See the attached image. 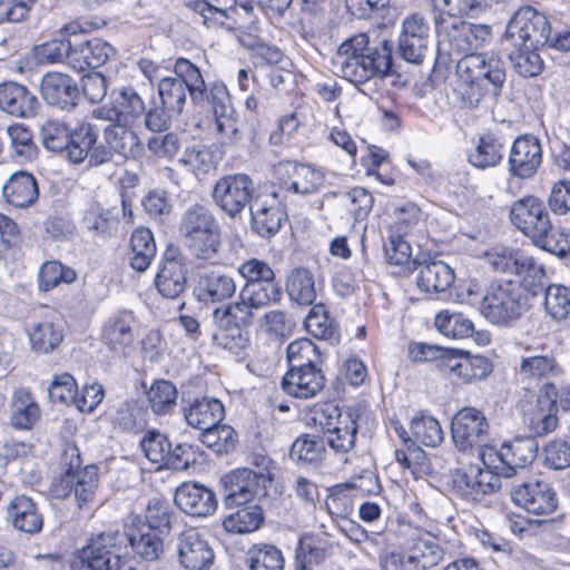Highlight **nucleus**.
Masks as SVG:
<instances>
[{
    "label": "nucleus",
    "mask_w": 570,
    "mask_h": 570,
    "mask_svg": "<svg viewBox=\"0 0 570 570\" xmlns=\"http://www.w3.org/2000/svg\"><path fill=\"white\" fill-rule=\"evenodd\" d=\"M238 272L246 283L237 301L213 312L216 325L214 341L235 355H240L250 345L249 328L255 313L281 299V286L275 282V273L267 263L252 258L240 264Z\"/></svg>",
    "instance_id": "1"
},
{
    "label": "nucleus",
    "mask_w": 570,
    "mask_h": 570,
    "mask_svg": "<svg viewBox=\"0 0 570 570\" xmlns=\"http://www.w3.org/2000/svg\"><path fill=\"white\" fill-rule=\"evenodd\" d=\"M393 45L383 39L371 47L366 33L345 39L337 48L332 63L336 73L351 83L364 85L373 78H384L392 71Z\"/></svg>",
    "instance_id": "2"
},
{
    "label": "nucleus",
    "mask_w": 570,
    "mask_h": 570,
    "mask_svg": "<svg viewBox=\"0 0 570 570\" xmlns=\"http://www.w3.org/2000/svg\"><path fill=\"white\" fill-rule=\"evenodd\" d=\"M455 94L464 107L478 108L484 97L483 82L490 83V92L497 98L505 82L503 61L491 55H466L456 63Z\"/></svg>",
    "instance_id": "3"
},
{
    "label": "nucleus",
    "mask_w": 570,
    "mask_h": 570,
    "mask_svg": "<svg viewBox=\"0 0 570 570\" xmlns=\"http://www.w3.org/2000/svg\"><path fill=\"white\" fill-rule=\"evenodd\" d=\"M63 470L51 487L53 497L59 499L73 494L79 508L91 503L99 487V469L95 464L82 466L80 450L73 443L66 444L61 454Z\"/></svg>",
    "instance_id": "4"
},
{
    "label": "nucleus",
    "mask_w": 570,
    "mask_h": 570,
    "mask_svg": "<svg viewBox=\"0 0 570 570\" xmlns=\"http://www.w3.org/2000/svg\"><path fill=\"white\" fill-rule=\"evenodd\" d=\"M174 73L175 76L163 77L158 82L161 105L171 114L180 115L187 92L194 104L209 99L202 72L193 62L178 58L174 65Z\"/></svg>",
    "instance_id": "5"
},
{
    "label": "nucleus",
    "mask_w": 570,
    "mask_h": 570,
    "mask_svg": "<svg viewBox=\"0 0 570 570\" xmlns=\"http://www.w3.org/2000/svg\"><path fill=\"white\" fill-rule=\"evenodd\" d=\"M180 234L198 259L212 261L220 247V226L212 210L199 204L189 206L181 216Z\"/></svg>",
    "instance_id": "6"
},
{
    "label": "nucleus",
    "mask_w": 570,
    "mask_h": 570,
    "mask_svg": "<svg viewBox=\"0 0 570 570\" xmlns=\"http://www.w3.org/2000/svg\"><path fill=\"white\" fill-rule=\"evenodd\" d=\"M528 297L518 282L492 283L482 297L481 314L491 324L512 327L528 311Z\"/></svg>",
    "instance_id": "7"
},
{
    "label": "nucleus",
    "mask_w": 570,
    "mask_h": 570,
    "mask_svg": "<svg viewBox=\"0 0 570 570\" xmlns=\"http://www.w3.org/2000/svg\"><path fill=\"white\" fill-rule=\"evenodd\" d=\"M538 451L539 445L534 438H515L504 442L499 450L494 446L484 449L481 452V462L497 476L512 478L518 470L534 461Z\"/></svg>",
    "instance_id": "8"
},
{
    "label": "nucleus",
    "mask_w": 570,
    "mask_h": 570,
    "mask_svg": "<svg viewBox=\"0 0 570 570\" xmlns=\"http://www.w3.org/2000/svg\"><path fill=\"white\" fill-rule=\"evenodd\" d=\"M435 31L439 37V46L451 52L478 55L492 37L491 26L487 23H473L463 20H452L444 23L442 18L435 19Z\"/></svg>",
    "instance_id": "9"
},
{
    "label": "nucleus",
    "mask_w": 570,
    "mask_h": 570,
    "mask_svg": "<svg viewBox=\"0 0 570 570\" xmlns=\"http://www.w3.org/2000/svg\"><path fill=\"white\" fill-rule=\"evenodd\" d=\"M125 537L120 532H104L80 549L77 560L80 570H135L130 560L120 557Z\"/></svg>",
    "instance_id": "10"
},
{
    "label": "nucleus",
    "mask_w": 570,
    "mask_h": 570,
    "mask_svg": "<svg viewBox=\"0 0 570 570\" xmlns=\"http://www.w3.org/2000/svg\"><path fill=\"white\" fill-rule=\"evenodd\" d=\"M451 434L454 446L462 453L481 452L491 448L487 444L490 435V423L483 411L474 406H465L459 410L451 424Z\"/></svg>",
    "instance_id": "11"
},
{
    "label": "nucleus",
    "mask_w": 570,
    "mask_h": 570,
    "mask_svg": "<svg viewBox=\"0 0 570 570\" xmlns=\"http://www.w3.org/2000/svg\"><path fill=\"white\" fill-rule=\"evenodd\" d=\"M324 421H321L325 444L336 454H342L343 462L347 463V454L355 448L357 435L356 410L348 407L342 411L338 406L328 404L323 410Z\"/></svg>",
    "instance_id": "12"
},
{
    "label": "nucleus",
    "mask_w": 570,
    "mask_h": 570,
    "mask_svg": "<svg viewBox=\"0 0 570 570\" xmlns=\"http://www.w3.org/2000/svg\"><path fill=\"white\" fill-rule=\"evenodd\" d=\"M549 36L548 18L532 7H523L509 21L502 43L539 48L548 42Z\"/></svg>",
    "instance_id": "13"
},
{
    "label": "nucleus",
    "mask_w": 570,
    "mask_h": 570,
    "mask_svg": "<svg viewBox=\"0 0 570 570\" xmlns=\"http://www.w3.org/2000/svg\"><path fill=\"white\" fill-rule=\"evenodd\" d=\"M274 196L308 195L324 184V173L311 165L282 161L275 167Z\"/></svg>",
    "instance_id": "14"
},
{
    "label": "nucleus",
    "mask_w": 570,
    "mask_h": 570,
    "mask_svg": "<svg viewBox=\"0 0 570 570\" xmlns=\"http://www.w3.org/2000/svg\"><path fill=\"white\" fill-rule=\"evenodd\" d=\"M100 128L90 122L82 121L70 130V144L67 157L73 164L87 161L89 167H98L110 163V151L104 142H98Z\"/></svg>",
    "instance_id": "15"
},
{
    "label": "nucleus",
    "mask_w": 570,
    "mask_h": 570,
    "mask_svg": "<svg viewBox=\"0 0 570 570\" xmlns=\"http://www.w3.org/2000/svg\"><path fill=\"white\" fill-rule=\"evenodd\" d=\"M254 190V181L248 175L232 174L216 181L212 197L222 212L235 218L250 204Z\"/></svg>",
    "instance_id": "16"
},
{
    "label": "nucleus",
    "mask_w": 570,
    "mask_h": 570,
    "mask_svg": "<svg viewBox=\"0 0 570 570\" xmlns=\"http://www.w3.org/2000/svg\"><path fill=\"white\" fill-rule=\"evenodd\" d=\"M511 223L535 244L551 230V220L544 203L534 196H525L512 204Z\"/></svg>",
    "instance_id": "17"
},
{
    "label": "nucleus",
    "mask_w": 570,
    "mask_h": 570,
    "mask_svg": "<svg viewBox=\"0 0 570 570\" xmlns=\"http://www.w3.org/2000/svg\"><path fill=\"white\" fill-rule=\"evenodd\" d=\"M543 161L542 145L538 137L525 134L517 137L508 156V173L518 179H531Z\"/></svg>",
    "instance_id": "18"
},
{
    "label": "nucleus",
    "mask_w": 570,
    "mask_h": 570,
    "mask_svg": "<svg viewBox=\"0 0 570 570\" xmlns=\"http://www.w3.org/2000/svg\"><path fill=\"white\" fill-rule=\"evenodd\" d=\"M512 502L538 517H548L558 508L557 493L552 485L541 480H530L511 490Z\"/></svg>",
    "instance_id": "19"
},
{
    "label": "nucleus",
    "mask_w": 570,
    "mask_h": 570,
    "mask_svg": "<svg viewBox=\"0 0 570 570\" xmlns=\"http://www.w3.org/2000/svg\"><path fill=\"white\" fill-rule=\"evenodd\" d=\"M451 483L453 493L470 502L480 501L499 488L497 474L491 469H481L479 465L451 472Z\"/></svg>",
    "instance_id": "20"
},
{
    "label": "nucleus",
    "mask_w": 570,
    "mask_h": 570,
    "mask_svg": "<svg viewBox=\"0 0 570 570\" xmlns=\"http://www.w3.org/2000/svg\"><path fill=\"white\" fill-rule=\"evenodd\" d=\"M430 27L420 13L406 17L399 37V53L407 62L421 65L428 53Z\"/></svg>",
    "instance_id": "21"
},
{
    "label": "nucleus",
    "mask_w": 570,
    "mask_h": 570,
    "mask_svg": "<svg viewBox=\"0 0 570 570\" xmlns=\"http://www.w3.org/2000/svg\"><path fill=\"white\" fill-rule=\"evenodd\" d=\"M178 561L186 570H209L215 553L209 542L195 528L184 530L177 538Z\"/></svg>",
    "instance_id": "22"
},
{
    "label": "nucleus",
    "mask_w": 570,
    "mask_h": 570,
    "mask_svg": "<svg viewBox=\"0 0 570 570\" xmlns=\"http://www.w3.org/2000/svg\"><path fill=\"white\" fill-rule=\"evenodd\" d=\"M321 365L301 364L289 367L282 377L281 387L289 396L307 400L315 397L325 386Z\"/></svg>",
    "instance_id": "23"
},
{
    "label": "nucleus",
    "mask_w": 570,
    "mask_h": 570,
    "mask_svg": "<svg viewBox=\"0 0 570 570\" xmlns=\"http://www.w3.org/2000/svg\"><path fill=\"white\" fill-rule=\"evenodd\" d=\"M187 274L184 257L174 249H167L155 277L156 289L163 297L175 299L186 291Z\"/></svg>",
    "instance_id": "24"
},
{
    "label": "nucleus",
    "mask_w": 570,
    "mask_h": 570,
    "mask_svg": "<svg viewBox=\"0 0 570 570\" xmlns=\"http://www.w3.org/2000/svg\"><path fill=\"white\" fill-rule=\"evenodd\" d=\"M558 391L552 382H546L538 396L535 406H533L525 417L529 432L533 436H544L558 425Z\"/></svg>",
    "instance_id": "25"
},
{
    "label": "nucleus",
    "mask_w": 570,
    "mask_h": 570,
    "mask_svg": "<svg viewBox=\"0 0 570 570\" xmlns=\"http://www.w3.org/2000/svg\"><path fill=\"white\" fill-rule=\"evenodd\" d=\"M492 370V363L488 357L454 350L445 356L441 365L442 373L465 384L488 377Z\"/></svg>",
    "instance_id": "26"
},
{
    "label": "nucleus",
    "mask_w": 570,
    "mask_h": 570,
    "mask_svg": "<svg viewBox=\"0 0 570 570\" xmlns=\"http://www.w3.org/2000/svg\"><path fill=\"white\" fill-rule=\"evenodd\" d=\"M262 473L249 469H237L224 476L225 505L227 508L252 504L261 491Z\"/></svg>",
    "instance_id": "27"
},
{
    "label": "nucleus",
    "mask_w": 570,
    "mask_h": 570,
    "mask_svg": "<svg viewBox=\"0 0 570 570\" xmlns=\"http://www.w3.org/2000/svg\"><path fill=\"white\" fill-rule=\"evenodd\" d=\"M40 92L47 105L60 110H72L79 99L77 82L61 72H47L40 82Z\"/></svg>",
    "instance_id": "28"
},
{
    "label": "nucleus",
    "mask_w": 570,
    "mask_h": 570,
    "mask_svg": "<svg viewBox=\"0 0 570 570\" xmlns=\"http://www.w3.org/2000/svg\"><path fill=\"white\" fill-rule=\"evenodd\" d=\"M175 503L186 514L198 518L212 515L217 509L214 491L196 482H186L178 487Z\"/></svg>",
    "instance_id": "29"
},
{
    "label": "nucleus",
    "mask_w": 570,
    "mask_h": 570,
    "mask_svg": "<svg viewBox=\"0 0 570 570\" xmlns=\"http://www.w3.org/2000/svg\"><path fill=\"white\" fill-rule=\"evenodd\" d=\"M7 521L18 531L35 534L43 527V517L37 503L27 495L12 498L6 509Z\"/></svg>",
    "instance_id": "30"
},
{
    "label": "nucleus",
    "mask_w": 570,
    "mask_h": 570,
    "mask_svg": "<svg viewBox=\"0 0 570 570\" xmlns=\"http://www.w3.org/2000/svg\"><path fill=\"white\" fill-rule=\"evenodd\" d=\"M37 97L27 87L8 81L0 83V109L18 118H30L36 115Z\"/></svg>",
    "instance_id": "31"
},
{
    "label": "nucleus",
    "mask_w": 570,
    "mask_h": 570,
    "mask_svg": "<svg viewBox=\"0 0 570 570\" xmlns=\"http://www.w3.org/2000/svg\"><path fill=\"white\" fill-rule=\"evenodd\" d=\"M116 53L115 48L101 38L75 42L70 55V67L78 71L86 68L96 69L105 65Z\"/></svg>",
    "instance_id": "32"
},
{
    "label": "nucleus",
    "mask_w": 570,
    "mask_h": 570,
    "mask_svg": "<svg viewBox=\"0 0 570 570\" xmlns=\"http://www.w3.org/2000/svg\"><path fill=\"white\" fill-rule=\"evenodd\" d=\"M278 197L273 191L269 199H256L250 206L253 228L263 237L275 235L286 219L285 212L277 203Z\"/></svg>",
    "instance_id": "33"
},
{
    "label": "nucleus",
    "mask_w": 570,
    "mask_h": 570,
    "mask_svg": "<svg viewBox=\"0 0 570 570\" xmlns=\"http://www.w3.org/2000/svg\"><path fill=\"white\" fill-rule=\"evenodd\" d=\"M517 374L522 382L540 384L542 381L550 382L562 374V367L551 354L529 355L520 360Z\"/></svg>",
    "instance_id": "34"
},
{
    "label": "nucleus",
    "mask_w": 570,
    "mask_h": 570,
    "mask_svg": "<svg viewBox=\"0 0 570 570\" xmlns=\"http://www.w3.org/2000/svg\"><path fill=\"white\" fill-rule=\"evenodd\" d=\"M210 104L215 115L216 131L222 135L224 145H234L239 138L237 121L234 117V109L229 104L228 92L225 88L216 89L212 95Z\"/></svg>",
    "instance_id": "35"
},
{
    "label": "nucleus",
    "mask_w": 570,
    "mask_h": 570,
    "mask_svg": "<svg viewBox=\"0 0 570 570\" xmlns=\"http://www.w3.org/2000/svg\"><path fill=\"white\" fill-rule=\"evenodd\" d=\"M184 415L188 425L204 432L224 420L225 407L218 399H196L184 409Z\"/></svg>",
    "instance_id": "36"
},
{
    "label": "nucleus",
    "mask_w": 570,
    "mask_h": 570,
    "mask_svg": "<svg viewBox=\"0 0 570 570\" xmlns=\"http://www.w3.org/2000/svg\"><path fill=\"white\" fill-rule=\"evenodd\" d=\"M454 271L442 261H424L417 265V286L426 293L446 291L454 282Z\"/></svg>",
    "instance_id": "37"
},
{
    "label": "nucleus",
    "mask_w": 570,
    "mask_h": 570,
    "mask_svg": "<svg viewBox=\"0 0 570 570\" xmlns=\"http://www.w3.org/2000/svg\"><path fill=\"white\" fill-rule=\"evenodd\" d=\"M2 194L10 205L19 208L29 207L39 196L37 180L28 171H17L11 175L2 187Z\"/></svg>",
    "instance_id": "38"
},
{
    "label": "nucleus",
    "mask_w": 570,
    "mask_h": 570,
    "mask_svg": "<svg viewBox=\"0 0 570 570\" xmlns=\"http://www.w3.org/2000/svg\"><path fill=\"white\" fill-rule=\"evenodd\" d=\"M504 139L493 132L481 134L473 149L469 153V163L475 168L487 169L495 167L503 159Z\"/></svg>",
    "instance_id": "39"
},
{
    "label": "nucleus",
    "mask_w": 570,
    "mask_h": 570,
    "mask_svg": "<svg viewBox=\"0 0 570 570\" xmlns=\"http://www.w3.org/2000/svg\"><path fill=\"white\" fill-rule=\"evenodd\" d=\"M134 317L130 312H119L111 316L104 325L101 338L115 352L124 353L134 342Z\"/></svg>",
    "instance_id": "40"
},
{
    "label": "nucleus",
    "mask_w": 570,
    "mask_h": 570,
    "mask_svg": "<svg viewBox=\"0 0 570 570\" xmlns=\"http://www.w3.org/2000/svg\"><path fill=\"white\" fill-rule=\"evenodd\" d=\"M128 127H130V125L117 122L109 124L104 128L105 146L110 151V161L114 158V153L126 158L136 157L139 153V138L137 134Z\"/></svg>",
    "instance_id": "41"
},
{
    "label": "nucleus",
    "mask_w": 570,
    "mask_h": 570,
    "mask_svg": "<svg viewBox=\"0 0 570 570\" xmlns=\"http://www.w3.org/2000/svg\"><path fill=\"white\" fill-rule=\"evenodd\" d=\"M163 533L148 527L130 529L124 534L136 556L145 561H156L164 552Z\"/></svg>",
    "instance_id": "42"
},
{
    "label": "nucleus",
    "mask_w": 570,
    "mask_h": 570,
    "mask_svg": "<svg viewBox=\"0 0 570 570\" xmlns=\"http://www.w3.org/2000/svg\"><path fill=\"white\" fill-rule=\"evenodd\" d=\"M236 289L237 285L232 276L212 272L199 279L197 296L204 303H219L232 298Z\"/></svg>",
    "instance_id": "43"
},
{
    "label": "nucleus",
    "mask_w": 570,
    "mask_h": 570,
    "mask_svg": "<svg viewBox=\"0 0 570 570\" xmlns=\"http://www.w3.org/2000/svg\"><path fill=\"white\" fill-rule=\"evenodd\" d=\"M39 419L40 407L32 393L26 387L16 390L11 402L12 426L20 430H29Z\"/></svg>",
    "instance_id": "44"
},
{
    "label": "nucleus",
    "mask_w": 570,
    "mask_h": 570,
    "mask_svg": "<svg viewBox=\"0 0 570 570\" xmlns=\"http://www.w3.org/2000/svg\"><path fill=\"white\" fill-rule=\"evenodd\" d=\"M327 546V542L316 534L301 535L295 548V570L314 569L321 564L326 559Z\"/></svg>",
    "instance_id": "45"
},
{
    "label": "nucleus",
    "mask_w": 570,
    "mask_h": 570,
    "mask_svg": "<svg viewBox=\"0 0 570 570\" xmlns=\"http://www.w3.org/2000/svg\"><path fill=\"white\" fill-rule=\"evenodd\" d=\"M233 509L236 510L223 520L224 529L230 533H250L258 530L264 522L263 510L256 503L243 504Z\"/></svg>",
    "instance_id": "46"
},
{
    "label": "nucleus",
    "mask_w": 570,
    "mask_h": 570,
    "mask_svg": "<svg viewBox=\"0 0 570 570\" xmlns=\"http://www.w3.org/2000/svg\"><path fill=\"white\" fill-rule=\"evenodd\" d=\"M130 266L137 272H145L157 253L150 229L144 227L135 229L130 238Z\"/></svg>",
    "instance_id": "47"
},
{
    "label": "nucleus",
    "mask_w": 570,
    "mask_h": 570,
    "mask_svg": "<svg viewBox=\"0 0 570 570\" xmlns=\"http://www.w3.org/2000/svg\"><path fill=\"white\" fill-rule=\"evenodd\" d=\"M508 59L512 68L522 77H535L542 68L543 61L539 53L538 48H528L523 45L512 46L510 43H502Z\"/></svg>",
    "instance_id": "48"
},
{
    "label": "nucleus",
    "mask_w": 570,
    "mask_h": 570,
    "mask_svg": "<svg viewBox=\"0 0 570 570\" xmlns=\"http://www.w3.org/2000/svg\"><path fill=\"white\" fill-rule=\"evenodd\" d=\"M27 334L31 348L43 354H48L57 348L63 338L60 325L48 320L32 324L28 328Z\"/></svg>",
    "instance_id": "49"
},
{
    "label": "nucleus",
    "mask_w": 570,
    "mask_h": 570,
    "mask_svg": "<svg viewBox=\"0 0 570 570\" xmlns=\"http://www.w3.org/2000/svg\"><path fill=\"white\" fill-rule=\"evenodd\" d=\"M112 96L120 124L134 126L145 115V101L132 87H122Z\"/></svg>",
    "instance_id": "50"
},
{
    "label": "nucleus",
    "mask_w": 570,
    "mask_h": 570,
    "mask_svg": "<svg viewBox=\"0 0 570 570\" xmlns=\"http://www.w3.org/2000/svg\"><path fill=\"white\" fill-rule=\"evenodd\" d=\"M190 8L208 27L224 26L236 11V0H195Z\"/></svg>",
    "instance_id": "51"
},
{
    "label": "nucleus",
    "mask_w": 570,
    "mask_h": 570,
    "mask_svg": "<svg viewBox=\"0 0 570 570\" xmlns=\"http://www.w3.org/2000/svg\"><path fill=\"white\" fill-rule=\"evenodd\" d=\"M286 292L289 298L298 305H312L316 298L312 273L303 267L294 268L288 275Z\"/></svg>",
    "instance_id": "52"
},
{
    "label": "nucleus",
    "mask_w": 570,
    "mask_h": 570,
    "mask_svg": "<svg viewBox=\"0 0 570 570\" xmlns=\"http://www.w3.org/2000/svg\"><path fill=\"white\" fill-rule=\"evenodd\" d=\"M245 563L249 570H284L285 559L276 546L257 543L248 549Z\"/></svg>",
    "instance_id": "53"
},
{
    "label": "nucleus",
    "mask_w": 570,
    "mask_h": 570,
    "mask_svg": "<svg viewBox=\"0 0 570 570\" xmlns=\"http://www.w3.org/2000/svg\"><path fill=\"white\" fill-rule=\"evenodd\" d=\"M7 134L10 138L11 157L17 163H28L37 158L38 147L27 126L22 124L8 126Z\"/></svg>",
    "instance_id": "54"
},
{
    "label": "nucleus",
    "mask_w": 570,
    "mask_h": 570,
    "mask_svg": "<svg viewBox=\"0 0 570 570\" xmlns=\"http://www.w3.org/2000/svg\"><path fill=\"white\" fill-rule=\"evenodd\" d=\"M438 331L446 337L463 340L471 337L474 333L472 321L462 313L441 311L434 318Z\"/></svg>",
    "instance_id": "55"
},
{
    "label": "nucleus",
    "mask_w": 570,
    "mask_h": 570,
    "mask_svg": "<svg viewBox=\"0 0 570 570\" xmlns=\"http://www.w3.org/2000/svg\"><path fill=\"white\" fill-rule=\"evenodd\" d=\"M326 453L325 441L313 434H303L292 444L289 456L301 464L318 463Z\"/></svg>",
    "instance_id": "56"
},
{
    "label": "nucleus",
    "mask_w": 570,
    "mask_h": 570,
    "mask_svg": "<svg viewBox=\"0 0 570 570\" xmlns=\"http://www.w3.org/2000/svg\"><path fill=\"white\" fill-rule=\"evenodd\" d=\"M434 18L441 17L444 23L456 18L473 16L481 7L482 0H431Z\"/></svg>",
    "instance_id": "57"
},
{
    "label": "nucleus",
    "mask_w": 570,
    "mask_h": 570,
    "mask_svg": "<svg viewBox=\"0 0 570 570\" xmlns=\"http://www.w3.org/2000/svg\"><path fill=\"white\" fill-rule=\"evenodd\" d=\"M306 331L314 337L334 342L337 340V327L327 315L323 304H315L304 321Z\"/></svg>",
    "instance_id": "58"
},
{
    "label": "nucleus",
    "mask_w": 570,
    "mask_h": 570,
    "mask_svg": "<svg viewBox=\"0 0 570 570\" xmlns=\"http://www.w3.org/2000/svg\"><path fill=\"white\" fill-rule=\"evenodd\" d=\"M200 441L217 454H228L236 446L237 434L230 425L217 423L200 433Z\"/></svg>",
    "instance_id": "59"
},
{
    "label": "nucleus",
    "mask_w": 570,
    "mask_h": 570,
    "mask_svg": "<svg viewBox=\"0 0 570 570\" xmlns=\"http://www.w3.org/2000/svg\"><path fill=\"white\" fill-rule=\"evenodd\" d=\"M411 434L414 443L425 446H438L443 440V431L436 419L423 413L416 414L411 421Z\"/></svg>",
    "instance_id": "60"
},
{
    "label": "nucleus",
    "mask_w": 570,
    "mask_h": 570,
    "mask_svg": "<svg viewBox=\"0 0 570 570\" xmlns=\"http://www.w3.org/2000/svg\"><path fill=\"white\" fill-rule=\"evenodd\" d=\"M510 274L519 276L529 288L544 285L542 283L544 278L543 267L532 256L522 250H514Z\"/></svg>",
    "instance_id": "61"
},
{
    "label": "nucleus",
    "mask_w": 570,
    "mask_h": 570,
    "mask_svg": "<svg viewBox=\"0 0 570 570\" xmlns=\"http://www.w3.org/2000/svg\"><path fill=\"white\" fill-rule=\"evenodd\" d=\"M176 386L166 380L156 381L148 391V402L154 413L164 415L170 413L176 406Z\"/></svg>",
    "instance_id": "62"
},
{
    "label": "nucleus",
    "mask_w": 570,
    "mask_h": 570,
    "mask_svg": "<svg viewBox=\"0 0 570 570\" xmlns=\"http://www.w3.org/2000/svg\"><path fill=\"white\" fill-rule=\"evenodd\" d=\"M40 138L46 149L53 153H67L68 144H70V130L60 120L47 119L40 126Z\"/></svg>",
    "instance_id": "63"
},
{
    "label": "nucleus",
    "mask_w": 570,
    "mask_h": 570,
    "mask_svg": "<svg viewBox=\"0 0 570 570\" xmlns=\"http://www.w3.org/2000/svg\"><path fill=\"white\" fill-rule=\"evenodd\" d=\"M544 306L553 318H566L570 314V289L562 285H549L544 288Z\"/></svg>",
    "instance_id": "64"
}]
</instances>
